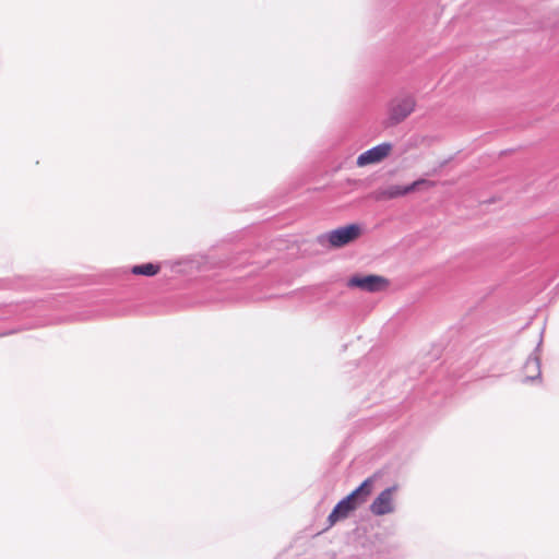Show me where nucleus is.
Segmentation results:
<instances>
[{
    "mask_svg": "<svg viewBox=\"0 0 559 559\" xmlns=\"http://www.w3.org/2000/svg\"><path fill=\"white\" fill-rule=\"evenodd\" d=\"M397 490V486H391L382 490L371 502L369 510L373 515L382 516L395 511L393 495Z\"/></svg>",
    "mask_w": 559,
    "mask_h": 559,
    "instance_id": "20e7f679",
    "label": "nucleus"
},
{
    "mask_svg": "<svg viewBox=\"0 0 559 559\" xmlns=\"http://www.w3.org/2000/svg\"><path fill=\"white\" fill-rule=\"evenodd\" d=\"M12 332H8V333H1L0 336H4V335H8V334H11Z\"/></svg>",
    "mask_w": 559,
    "mask_h": 559,
    "instance_id": "f8f14e48",
    "label": "nucleus"
},
{
    "mask_svg": "<svg viewBox=\"0 0 559 559\" xmlns=\"http://www.w3.org/2000/svg\"><path fill=\"white\" fill-rule=\"evenodd\" d=\"M357 508L353 504V502L349 501V499H346L345 497L340 500L335 507L333 508L332 512L328 516V523L329 527H332L335 523L338 521L345 520L348 518L350 512L355 511Z\"/></svg>",
    "mask_w": 559,
    "mask_h": 559,
    "instance_id": "6e6552de",
    "label": "nucleus"
},
{
    "mask_svg": "<svg viewBox=\"0 0 559 559\" xmlns=\"http://www.w3.org/2000/svg\"><path fill=\"white\" fill-rule=\"evenodd\" d=\"M372 478L365 479L356 489H354L345 498L349 499L356 508L364 504L372 491Z\"/></svg>",
    "mask_w": 559,
    "mask_h": 559,
    "instance_id": "1a4fd4ad",
    "label": "nucleus"
},
{
    "mask_svg": "<svg viewBox=\"0 0 559 559\" xmlns=\"http://www.w3.org/2000/svg\"><path fill=\"white\" fill-rule=\"evenodd\" d=\"M361 234V226L353 223L319 235L317 240L321 246L329 243L332 248H342L357 240Z\"/></svg>",
    "mask_w": 559,
    "mask_h": 559,
    "instance_id": "f257e3e1",
    "label": "nucleus"
},
{
    "mask_svg": "<svg viewBox=\"0 0 559 559\" xmlns=\"http://www.w3.org/2000/svg\"><path fill=\"white\" fill-rule=\"evenodd\" d=\"M347 286L352 288H359L368 293H378L386 289L389 281L385 277L376 274H355L349 277Z\"/></svg>",
    "mask_w": 559,
    "mask_h": 559,
    "instance_id": "7ed1b4c3",
    "label": "nucleus"
},
{
    "mask_svg": "<svg viewBox=\"0 0 559 559\" xmlns=\"http://www.w3.org/2000/svg\"><path fill=\"white\" fill-rule=\"evenodd\" d=\"M391 150H392L391 143L384 142V143L378 144V145L365 151L364 153H361L358 156L356 164L359 167H364V166H367L370 164L379 163L390 154Z\"/></svg>",
    "mask_w": 559,
    "mask_h": 559,
    "instance_id": "423d86ee",
    "label": "nucleus"
},
{
    "mask_svg": "<svg viewBox=\"0 0 559 559\" xmlns=\"http://www.w3.org/2000/svg\"><path fill=\"white\" fill-rule=\"evenodd\" d=\"M23 308L20 305H8L0 308V320H8L20 316Z\"/></svg>",
    "mask_w": 559,
    "mask_h": 559,
    "instance_id": "9b49d317",
    "label": "nucleus"
},
{
    "mask_svg": "<svg viewBox=\"0 0 559 559\" xmlns=\"http://www.w3.org/2000/svg\"><path fill=\"white\" fill-rule=\"evenodd\" d=\"M542 338L539 340L538 344L536 345L535 349L532 354L527 357L524 366H523V373H524V383L528 382H540L542 381V367H540V348H542Z\"/></svg>",
    "mask_w": 559,
    "mask_h": 559,
    "instance_id": "39448f33",
    "label": "nucleus"
},
{
    "mask_svg": "<svg viewBox=\"0 0 559 559\" xmlns=\"http://www.w3.org/2000/svg\"><path fill=\"white\" fill-rule=\"evenodd\" d=\"M432 186L433 183L431 181L420 178L406 186H390L384 189L381 194L385 199H395L419 190L421 187L430 188Z\"/></svg>",
    "mask_w": 559,
    "mask_h": 559,
    "instance_id": "0eeeda50",
    "label": "nucleus"
},
{
    "mask_svg": "<svg viewBox=\"0 0 559 559\" xmlns=\"http://www.w3.org/2000/svg\"><path fill=\"white\" fill-rule=\"evenodd\" d=\"M160 270V265L158 263H143V264H136L131 267V273L134 275H142L152 277L156 275Z\"/></svg>",
    "mask_w": 559,
    "mask_h": 559,
    "instance_id": "9d476101",
    "label": "nucleus"
},
{
    "mask_svg": "<svg viewBox=\"0 0 559 559\" xmlns=\"http://www.w3.org/2000/svg\"><path fill=\"white\" fill-rule=\"evenodd\" d=\"M416 100L413 95L394 97L389 104V120L391 126L404 121L415 109Z\"/></svg>",
    "mask_w": 559,
    "mask_h": 559,
    "instance_id": "f03ea898",
    "label": "nucleus"
}]
</instances>
